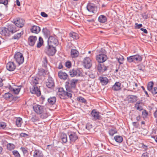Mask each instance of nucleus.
Returning a JSON list of instances; mask_svg holds the SVG:
<instances>
[{
    "label": "nucleus",
    "mask_w": 157,
    "mask_h": 157,
    "mask_svg": "<svg viewBox=\"0 0 157 157\" xmlns=\"http://www.w3.org/2000/svg\"><path fill=\"white\" fill-rule=\"evenodd\" d=\"M47 72V71L44 69H41L39 70L38 74L40 75L44 76L46 74Z\"/></svg>",
    "instance_id": "42"
},
{
    "label": "nucleus",
    "mask_w": 157,
    "mask_h": 157,
    "mask_svg": "<svg viewBox=\"0 0 157 157\" xmlns=\"http://www.w3.org/2000/svg\"><path fill=\"white\" fill-rule=\"evenodd\" d=\"M154 85V82L153 81H150L148 83L147 86V90L149 91H151L153 88Z\"/></svg>",
    "instance_id": "34"
},
{
    "label": "nucleus",
    "mask_w": 157,
    "mask_h": 157,
    "mask_svg": "<svg viewBox=\"0 0 157 157\" xmlns=\"http://www.w3.org/2000/svg\"><path fill=\"white\" fill-rule=\"evenodd\" d=\"M59 77L61 79L66 80L67 78L68 75L65 72L61 71H59L58 73Z\"/></svg>",
    "instance_id": "23"
},
{
    "label": "nucleus",
    "mask_w": 157,
    "mask_h": 157,
    "mask_svg": "<svg viewBox=\"0 0 157 157\" xmlns=\"http://www.w3.org/2000/svg\"><path fill=\"white\" fill-rule=\"evenodd\" d=\"M60 138L62 140V143H66L67 141V134L63 132L61 133Z\"/></svg>",
    "instance_id": "29"
},
{
    "label": "nucleus",
    "mask_w": 157,
    "mask_h": 157,
    "mask_svg": "<svg viewBox=\"0 0 157 157\" xmlns=\"http://www.w3.org/2000/svg\"><path fill=\"white\" fill-rule=\"evenodd\" d=\"M14 58L16 62L19 65L22 64L24 61V58L23 54L20 52H17L15 54Z\"/></svg>",
    "instance_id": "5"
},
{
    "label": "nucleus",
    "mask_w": 157,
    "mask_h": 157,
    "mask_svg": "<svg viewBox=\"0 0 157 157\" xmlns=\"http://www.w3.org/2000/svg\"><path fill=\"white\" fill-rule=\"evenodd\" d=\"M98 21L100 23H104L107 21V18L105 16L101 15L98 17Z\"/></svg>",
    "instance_id": "31"
},
{
    "label": "nucleus",
    "mask_w": 157,
    "mask_h": 157,
    "mask_svg": "<svg viewBox=\"0 0 157 157\" xmlns=\"http://www.w3.org/2000/svg\"><path fill=\"white\" fill-rule=\"evenodd\" d=\"M83 63L85 67L87 68H90L91 66V60L89 57H86L84 58Z\"/></svg>",
    "instance_id": "16"
},
{
    "label": "nucleus",
    "mask_w": 157,
    "mask_h": 157,
    "mask_svg": "<svg viewBox=\"0 0 157 157\" xmlns=\"http://www.w3.org/2000/svg\"><path fill=\"white\" fill-rule=\"evenodd\" d=\"M6 68L10 71H13L15 69L16 65L13 62H9L6 64Z\"/></svg>",
    "instance_id": "13"
},
{
    "label": "nucleus",
    "mask_w": 157,
    "mask_h": 157,
    "mask_svg": "<svg viewBox=\"0 0 157 157\" xmlns=\"http://www.w3.org/2000/svg\"><path fill=\"white\" fill-rule=\"evenodd\" d=\"M32 121L33 122H35L39 120V118L36 116H34L32 117L31 119Z\"/></svg>",
    "instance_id": "52"
},
{
    "label": "nucleus",
    "mask_w": 157,
    "mask_h": 157,
    "mask_svg": "<svg viewBox=\"0 0 157 157\" xmlns=\"http://www.w3.org/2000/svg\"><path fill=\"white\" fill-rule=\"evenodd\" d=\"M21 86H15V89L13 92L15 94H17L19 93L21 90Z\"/></svg>",
    "instance_id": "38"
},
{
    "label": "nucleus",
    "mask_w": 157,
    "mask_h": 157,
    "mask_svg": "<svg viewBox=\"0 0 157 157\" xmlns=\"http://www.w3.org/2000/svg\"><path fill=\"white\" fill-rule=\"evenodd\" d=\"M6 126V124L3 122H0V129H4Z\"/></svg>",
    "instance_id": "46"
},
{
    "label": "nucleus",
    "mask_w": 157,
    "mask_h": 157,
    "mask_svg": "<svg viewBox=\"0 0 157 157\" xmlns=\"http://www.w3.org/2000/svg\"><path fill=\"white\" fill-rule=\"evenodd\" d=\"M4 97L6 100L11 101L14 99L13 96L9 93H7L5 94Z\"/></svg>",
    "instance_id": "27"
},
{
    "label": "nucleus",
    "mask_w": 157,
    "mask_h": 157,
    "mask_svg": "<svg viewBox=\"0 0 157 157\" xmlns=\"http://www.w3.org/2000/svg\"><path fill=\"white\" fill-rule=\"evenodd\" d=\"M107 59V56L104 54H99L96 56V60L99 63H102Z\"/></svg>",
    "instance_id": "10"
},
{
    "label": "nucleus",
    "mask_w": 157,
    "mask_h": 157,
    "mask_svg": "<svg viewBox=\"0 0 157 157\" xmlns=\"http://www.w3.org/2000/svg\"><path fill=\"white\" fill-rule=\"evenodd\" d=\"M31 31L32 33L37 34L40 31V29L39 26L34 25L31 28Z\"/></svg>",
    "instance_id": "24"
},
{
    "label": "nucleus",
    "mask_w": 157,
    "mask_h": 157,
    "mask_svg": "<svg viewBox=\"0 0 157 157\" xmlns=\"http://www.w3.org/2000/svg\"><path fill=\"white\" fill-rule=\"evenodd\" d=\"M99 80L103 85H106L109 81L108 79L106 77H99Z\"/></svg>",
    "instance_id": "28"
},
{
    "label": "nucleus",
    "mask_w": 157,
    "mask_h": 157,
    "mask_svg": "<svg viewBox=\"0 0 157 157\" xmlns=\"http://www.w3.org/2000/svg\"><path fill=\"white\" fill-rule=\"evenodd\" d=\"M114 139L118 143H121L123 141L122 137L119 136H114Z\"/></svg>",
    "instance_id": "37"
},
{
    "label": "nucleus",
    "mask_w": 157,
    "mask_h": 157,
    "mask_svg": "<svg viewBox=\"0 0 157 157\" xmlns=\"http://www.w3.org/2000/svg\"><path fill=\"white\" fill-rule=\"evenodd\" d=\"M121 83L119 82H117L112 87V89L114 91H118L121 89Z\"/></svg>",
    "instance_id": "22"
},
{
    "label": "nucleus",
    "mask_w": 157,
    "mask_h": 157,
    "mask_svg": "<svg viewBox=\"0 0 157 157\" xmlns=\"http://www.w3.org/2000/svg\"><path fill=\"white\" fill-rule=\"evenodd\" d=\"M142 147L145 150H146L147 149V146L145 145L144 144H142Z\"/></svg>",
    "instance_id": "63"
},
{
    "label": "nucleus",
    "mask_w": 157,
    "mask_h": 157,
    "mask_svg": "<svg viewBox=\"0 0 157 157\" xmlns=\"http://www.w3.org/2000/svg\"><path fill=\"white\" fill-rule=\"evenodd\" d=\"M58 43V39L56 36H51L48 38V45L53 46L57 45Z\"/></svg>",
    "instance_id": "7"
},
{
    "label": "nucleus",
    "mask_w": 157,
    "mask_h": 157,
    "mask_svg": "<svg viewBox=\"0 0 157 157\" xmlns=\"http://www.w3.org/2000/svg\"><path fill=\"white\" fill-rule=\"evenodd\" d=\"M44 51L49 56H52L55 54L56 50L53 46L48 45L45 48Z\"/></svg>",
    "instance_id": "6"
},
{
    "label": "nucleus",
    "mask_w": 157,
    "mask_h": 157,
    "mask_svg": "<svg viewBox=\"0 0 157 157\" xmlns=\"http://www.w3.org/2000/svg\"><path fill=\"white\" fill-rule=\"evenodd\" d=\"M91 115L93 118L95 120H100V117L99 115V112L95 110H93L92 111Z\"/></svg>",
    "instance_id": "21"
},
{
    "label": "nucleus",
    "mask_w": 157,
    "mask_h": 157,
    "mask_svg": "<svg viewBox=\"0 0 157 157\" xmlns=\"http://www.w3.org/2000/svg\"><path fill=\"white\" fill-rule=\"evenodd\" d=\"M138 69L139 70L144 71V67L142 65H139L138 66Z\"/></svg>",
    "instance_id": "56"
},
{
    "label": "nucleus",
    "mask_w": 157,
    "mask_h": 157,
    "mask_svg": "<svg viewBox=\"0 0 157 157\" xmlns=\"http://www.w3.org/2000/svg\"><path fill=\"white\" fill-rule=\"evenodd\" d=\"M69 35L70 36L73 38L74 39L77 40L79 38L78 34L75 32H71Z\"/></svg>",
    "instance_id": "36"
},
{
    "label": "nucleus",
    "mask_w": 157,
    "mask_h": 157,
    "mask_svg": "<svg viewBox=\"0 0 157 157\" xmlns=\"http://www.w3.org/2000/svg\"><path fill=\"white\" fill-rule=\"evenodd\" d=\"M65 66L67 67L70 68L71 66V63L70 61L66 62L65 63Z\"/></svg>",
    "instance_id": "57"
},
{
    "label": "nucleus",
    "mask_w": 157,
    "mask_h": 157,
    "mask_svg": "<svg viewBox=\"0 0 157 157\" xmlns=\"http://www.w3.org/2000/svg\"><path fill=\"white\" fill-rule=\"evenodd\" d=\"M86 8L89 12L93 13H95L97 12V7L94 4H88L86 6Z\"/></svg>",
    "instance_id": "9"
},
{
    "label": "nucleus",
    "mask_w": 157,
    "mask_h": 157,
    "mask_svg": "<svg viewBox=\"0 0 157 157\" xmlns=\"http://www.w3.org/2000/svg\"><path fill=\"white\" fill-rule=\"evenodd\" d=\"M142 58V57L138 54L131 56L127 58V61L128 63L133 62L136 63L141 62Z\"/></svg>",
    "instance_id": "4"
},
{
    "label": "nucleus",
    "mask_w": 157,
    "mask_h": 157,
    "mask_svg": "<svg viewBox=\"0 0 157 157\" xmlns=\"http://www.w3.org/2000/svg\"><path fill=\"white\" fill-rule=\"evenodd\" d=\"M45 98L43 96H42L40 98V101H41V103L42 104H44L45 103Z\"/></svg>",
    "instance_id": "59"
},
{
    "label": "nucleus",
    "mask_w": 157,
    "mask_h": 157,
    "mask_svg": "<svg viewBox=\"0 0 157 157\" xmlns=\"http://www.w3.org/2000/svg\"><path fill=\"white\" fill-rule=\"evenodd\" d=\"M43 43V39L40 37L39 39V41L37 45V47L39 48L41 47Z\"/></svg>",
    "instance_id": "41"
},
{
    "label": "nucleus",
    "mask_w": 157,
    "mask_h": 157,
    "mask_svg": "<svg viewBox=\"0 0 157 157\" xmlns=\"http://www.w3.org/2000/svg\"><path fill=\"white\" fill-rule=\"evenodd\" d=\"M118 62L120 63V65L122 64L123 63V61L124 58L123 56H121V58H117Z\"/></svg>",
    "instance_id": "51"
},
{
    "label": "nucleus",
    "mask_w": 157,
    "mask_h": 157,
    "mask_svg": "<svg viewBox=\"0 0 157 157\" xmlns=\"http://www.w3.org/2000/svg\"><path fill=\"white\" fill-rule=\"evenodd\" d=\"M18 29L14 24H10L8 26V28H2L0 30V33L2 35H8L10 33H13Z\"/></svg>",
    "instance_id": "2"
},
{
    "label": "nucleus",
    "mask_w": 157,
    "mask_h": 157,
    "mask_svg": "<svg viewBox=\"0 0 157 157\" xmlns=\"http://www.w3.org/2000/svg\"><path fill=\"white\" fill-rule=\"evenodd\" d=\"M8 0H0V4H3L5 6L7 5L8 4Z\"/></svg>",
    "instance_id": "54"
},
{
    "label": "nucleus",
    "mask_w": 157,
    "mask_h": 157,
    "mask_svg": "<svg viewBox=\"0 0 157 157\" xmlns=\"http://www.w3.org/2000/svg\"><path fill=\"white\" fill-rule=\"evenodd\" d=\"M75 76H81L82 75V72L80 71L79 69H75Z\"/></svg>",
    "instance_id": "44"
},
{
    "label": "nucleus",
    "mask_w": 157,
    "mask_h": 157,
    "mask_svg": "<svg viewBox=\"0 0 157 157\" xmlns=\"http://www.w3.org/2000/svg\"><path fill=\"white\" fill-rule=\"evenodd\" d=\"M117 133V131L115 128H112L109 131V133L110 135L113 136L115 133Z\"/></svg>",
    "instance_id": "43"
},
{
    "label": "nucleus",
    "mask_w": 157,
    "mask_h": 157,
    "mask_svg": "<svg viewBox=\"0 0 157 157\" xmlns=\"http://www.w3.org/2000/svg\"><path fill=\"white\" fill-rule=\"evenodd\" d=\"M46 86L49 88H53L55 86L54 82L53 79L51 77H49L46 81Z\"/></svg>",
    "instance_id": "11"
},
{
    "label": "nucleus",
    "mask_w": 157,
    "mask_h": 157,
    "mask_svg": "<svg viewBox=\"0 0 157 157\" xmlns=\"http://www.w3.org/2000/svg\"><path fill=\"white\" fill-rule=\"evenodd\" d=\"M42 31L45 37L48 38L50 36V31L46 28H43Z\"/></svg>",
    "instance_id": "32"
},
{
    "label": "nucleus",
    "mask_w": 157,
    "mask_h": 157,
    "mask_svg": "<svg viewBox=\"0 0 157 157\" xmlns=\"http://www.w3.org/2000/svg\"><path fill=\"white\" fill-rule=\"evenodd\" d=\"M39 87L35 85H34L33 88L31 90L33 94H36L37 96H40L41 94V92Z\"/></svg>",
    "instance_id": "18"
},
{
    "label": "nucleus",
    "mask_w": 157,
    "mask_h": 157,
    "mask_svg": "<svg viewBox=\"0 0 157 157\" xmlns=\"http://www.w3.org/2000/svg\"><path fill=\"white\" fill-rule=\"evenodd\" d=\"M22 123V120L21 118L19 117L17 118L16 121V125L18 127H20Z\"/></svg>",
    "instance_id": "33"
},
{
    "label": "nucleus",
    "mask_w": 157,
    "mask_h": 157,
    "mask_svg": "<svg viewBox=\"0 0 157 157\" xmlns=\"http://www.w3.org/2000/svg\"><path fill=\"white\" fill-rule=\"evenodd\" d=\"M20 149L23 152L24 154H26L28 152L27 150L25 147H21L20 148Z\"/></svg>",
    "instance_id": "58"
},
{
    "label": "nucleus",
    "mask_w": 157,
    "mask_h": 157,
    "mask_svg": "<svg viewBox=\"0 0 157 157\" xmlns=\"http://www.w3.org/2000/svg\"><path fill=\"white\" fill-rule=\"evenodd\" d=\"M37 40V37L35 36H30L28 38V43L29 45L33 46Z\"/></svg>",
    "instance_id": "15"
},
{
    "label": "nucleus",
    "mask_w": 157,
    "mask_h": 157,
    "mask_svg": "<svg viewBox=\"0 0 157 157\" xmlns=\"http://www.w3.org/2000/svg\"><path fill=\"white\" fill-rule=\"evenodd\" d=\"M14 157H21L20 155L17 150H14L12 151Z\"/></svg>",
    "instance_id": "45"
},
{
    "label": "nucleus",
    "mask_w": 157,
    "mask_h": 157,
    "mask_svg": "<svg viewBox=\"0 0 157 157\" xmlns=\"http://www.w3.org/2000/svg\"><path fill=\"white\" fill-rule=\"evenodd\" d=\"M148 112L146 110H144L142 112V115H143L144 117H146L148 115Z\"/></svg>",
    "instance_id": "60"
},
{
    "label": "nucleus",
    "mask_w": 157,
    "mask_h": 157,
    "mask_svg": "<svg viewBox=\"0 0 157 157\" xmlns=\"http://www.w3.org/2000/svg\"><path fill=\"white\" fill-rule=\"evenodd\" d=\"M38 78H33L32 81V82L33 84L36 85L38 84Z\"/></svg>",
    "instance_id": "49"
},
{
    "label": "nucleus",
    "mask_w": 157,
    "mask_h": 157,
    "mask_svg": "<svg viewBox=\"0 0 157 157\" xmlns=\"http://www.w3.org/2000/svg\"><path fill=\"white\" fill-rule=\"evenodd\" d=\"M14 21V25L19 28H21L24 25L25 21L20 18H17L16 21Z\"/></svg>",
    "instance_id": "12"
},
{
    "label": "nucleus",
    "mask_w": 157,
    "mask_h": 157,
    "mask_svg": "<svg viewBox=\"0 0 157 157\" xmlns=\"http://www.w3.org/2000/svg\"><path fill=\"white\" fill-rule=\"evenodd\" d=\"M69 92L68 91H66V93H65V99H67V98H71L72 97V94L71 93H69Z\"/></svg>",
    "instance_id": "50"
},
{
    "label": "nucleus",
    "mask_w": 157,
    "mask_h": 157,
    "mask_svg": "<svg viewBox=\"0 0 157 157\" xmlns=\"http://www.w3.org/2000/svg\"><path fill=\"white\" fill-rule=\"evenodd\" d=\"M132 124L133 126L136 128H137L139 126V123L137 122H133L132 123Z\"/></svg>",
    "instance_id": "61"
},
{
    "label": "nucleus",
    "mask_w": 157,
    "mask_h": 157,
    "mask_svg": "<svg viewBox=\"0 0 157 157\" xmlns=\"http://www.w3.org/2000/svg\"><path fill=\"white\" fill-rule=\"evenodd\" d=\"M41 15L43 17H46L48 16V15L44 12H41Z\"/></svg>",
    "instance_id": "62"
},
{
    "label": "nucleus",
    "mask_w": 157,
    "mask_h": 157,
    "mask_svg": "<svg viewBox=\"0 0 157 157\" xmlns=\"http://www.w3.org/2000/svg\"><path fill=\"white\" fill-rule=\"evenodd\" d=\"M78 80L73 79L68 82V84L66 86L67 91L71 93H76L77 89L76 88V84H77Z\"/></svg>",
    "instance_id": "3"
},
{
    "label": "nucleus",
    "mask_w": 157,
    "mask_h": 157,
    "mask_svg": "<svg viewBox=\"0 0 157 157\" xmlns=\"http://www.w3.org/2000/svg\"><path fill=\"white\" fill-rule=\"evenodd\" d=\"M66 91H65L63 88H60L59 89L57 93V95L61 99H65V93Z\"/></svg>",
    "instance_id": "17"
},
{
    "label": "nucleus",
    "mask_w": 157,
    "mask_h": 157,
    "mask_svg": "<svg viewBox=\"0 0 157 157\" xmlns=\"http://www.w3.org/2000/svg\"><path fill=\"white\" fill-rule=\"evenodd\" d=\"M15 147V145L12 143H8L6 145L7 149L9 151H11Z\"/></svg>",
    "instance_id": "35"
},
{
    "label": "nucleus",
    "mask_w": 157,
    "mask_h": 157,
    "mask_svg": "<svg viewBox=\"0 0 157 157\" xmlns=\"http://www.w3.org/2000/svg\"><path fill=\"white\" fill-rule=\"evenodd\" d=\"M21 137H25L28 136V135L24 133H21L20 134Z\"/></svg>",
    "instance_id": "64"
},
{
    "label": "nucleus",
    "mask_w": 157,
    "mask_h": 157,
    "mask_svg": "<svg viewBox=\"0 0 157 157\" xmlns=\"http://www.w3.org/2000/svg\"><path fill=\"white\" fill-rule=\"evenodd\" d=\"M151 93L154 95L157 94V87H154L153 88L152 90H151Z\"/></svg>",
    "instance_id": "53"
},
{
    "label": "nucleus",
    "mask_w": 157,
    "mask_h": 157,
    "mask_svg": "<svg viewBox=\"0 0 157 157\" xmlns=\"http://www.w3.org/2000/svg\"><path fill=\"white\" fill-rule=\"evenodd\" d=\"M142 16L143 18L147 19L148 18V13L145 12L142 14Z\"/></svg>",
    "instance_id": "55"
},
{
    "label": "nucleus",
    "mask_w": 157,
    "mask_h": 157,
    "mask_svg": "<svg viewBox=\"0 0 157 157\" xmlns=\"http://www.w3.org/2000/svg\"><path fill=\"white\" fill-rule=\"evenodd\" d=\"M48 103L51 105H53L56 101V98L55 96L51 97L48 100Z\"/></svg>",
    "instance_id": "30"
},
{
    "label": "nucleus",
    "mask_w": 157,
    "mask_h": 157,
    "mask_svg": "<svg viewBox=\"0 0 157 157\" xmlns=\"http://www.w3.org/2000/svg\"><path fill=\"white\" fill-rule=\"evenodd\" d=\"M127 101L128 103H134L138 100V98L136 95H128L127 97Z\"/></svg>",
    "instance_id": "14"
},
{
    "label": "nucleus",
    "mask_w": 157,
    "mask_h": 157,
    "mask_svg": "<svg viewBox=\"0 0 157 157\" xmlns=\"http://www.w3.org/2000/svg\"><path fill=\"white\" fill-rule=\"evenodd\" d=\"M98 70L100 72H103L107 70L108 67L103 63H99L98 66Z\"/></svg>",
    "instance_id": "19"
},
{
    "label": "nucleus",
    "mask_w": 157,
    "mask_h": 157,
    "mask_svg": "<svg viewBox=\"0 0 157 157\" xmlns=\"http://www.w3.org/2000/svg\"><path fill=\"white\" fill-rule=\"evenodd\" d=\"M23 34V32L22 31L20 33H18L15 34L13 36V38L14 39H18Z\"/></svg>",
    "instance_id": "39"
},
{
    "label": "nucleus",
    "mask_w": 157,
    "mask_h": 157,
    "mask_svg": "<svg viewBox=\"0 0 157 157\" xmlns=\"http://www.w3.org/2000/svg\"><path fill=\"white\" fill-rule=\"evenodd\" d=\"M71 56L72 58H75L78 57L79 55V52L75 49H71Z\"/></svg>",
    "instance_id": "26"
},
{
    "label": "nucleus",
    "mask_w": 157,
    "mask_h": 157,
    "mask_svg": "<svg viewBox=\"0 0 157 157\" xmlns=\"http://www.w3.org/2000/svg\"><path fill=\"white\" fill-rule=\"evenodd\" d=\"M42 151L39 149H35L33 152V157H43Z\"/></svg>",
    "instance_id": "20"
},
{
    "label": "nucleus",
    "mask_w": 157,
    "mask_h": 157,
    "mask_svg": "<svg viewBox=\"0 0 157 157\" xmlns=\"http://www.w3.org/2000/svg\"><path fill=\"white\" fill-rule=\"evenodd\" d=\"M143 104L142 102L140 101H138L135 104V107L137 110L140 111L143 109Z\"/></svg>",
    "instance_id": "25"
},
{
    "label": "nucleus",
    "mask_w": 157,
    "mask_h": 157,
    "mask_svg": "<svg viewBox=\"0 0 157 157\" xmlns=\"http://www.w3.org/2000/svg\"><path fill=\"white\" fill-rule=\"evenodd\" d=\"M77 101L82 103L86 104V100L81 96H79L77 97Z\"/></svg>",
    "instance_id": "40"
},
{
    "label": "nucleus",
    "mask_w": 157,
    "mask_h": 157,
    "mask_svg": "<svg viewBox=\"0 0 157 157\" xmlns=\"http://www.w3.org/2000/svg\"><path fill=\"white\" fill-rule=\"evenodd\" d=\"M67 134L71 142H75L78 138V136L76 133L70 130L67 131Z\"/></svg>",
    "instance_id": "8"
},
{
    "label": "nucleus",
    "mask_w": 157,
    "mask_h": 157,
    "mask_svg": "<svg viewBox=\"0 0 157 157\" xmlns=\"http://www.w3.org/2000/svg\"><path fill=\"white\" fill-rule=\"evenodd\" d=\"M74 71H75L74 69L72 70H71L69 71V75L71 76V77H75V73Z\"/></svg>",
    "instance_id": "48"
},
{
    "label": "nucleus",
    "mask_w": 157,
    "mask_h": 157,
    "mask_svg": "<svg viewBox=\"0 0 157 157\" xmlns=\"http://www.w3.org/2000/svg\"><path fill=\"white\" fill-rule=\"evenodd\" d=\"M43 66L44 67H47V64H48V60L47 58L46 57H45L43 58Z\"/></svg>",
    "instance_id": "47"
},
{
    "label": "nucleus",
    "mask_w": 157,
    "mask_h": 157,
    "mask_svg": "<svg viewBox=\"0 0 157 157\" xmlns=\"http://www.w3.org/2000/svg\"><path fill=\"white\" fill-rule=\"evenodd\" d=\"M34 111L36 113L40 115V117L42 119L47 118L49 116V113L46 110L43 106L35 104L33 107Z\"/></svg>",
    "instance_id": "1"
}]
</instances>
